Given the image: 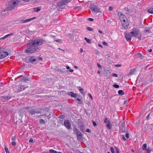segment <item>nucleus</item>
<instances>
[{
	"instance_id": "obj_4",
	"label": "nucleus",
	"mask_w": 153,
	"mask_h": 153,
	"mask_svg": "<svg viewBox=\"0 0 153 153\" xmlns=\"http://www.w3.org/2000/svg\"><path fill=\"white\" fill-rule=\"evenodd\" d=\"M27 111L28 112V114L30 116L33 115L35 113H41V111L37 110L35 109L32 108V107H27Z\"/></svg>"
},
{
	"instance_id": "obj_13",
	"label": "nucleus",
	"mask_w": 153,
	"mask_h": 153,
	"mask_svg": "<svg viewBox=\"0 0 153 153\" xmlns=\"http://www.w3.org/2000/svg\"><path fill=\"white\" fill-rule=\"evenodd\" d=\"M36 19V17H34L30 19H28L24 20H22L21 21V22L22 23H25L28 22H29L30 21L32 20Z\"/></svg>"
},
{
	"instance_id": "obj_53",
	"label": "nucleus",
	"mask_w": 153,
	"mask_h": 153,
	"mask_svg": "<svg viewBox=\"0 0 153 153\" xmlns=\"http://www.w3.org/2000/svg\"><path fill=\"white\" fill-rule=\"evenodd\" d=\"M115 148L116 149V153H120L119 150V149L116 147Z\"/></svg>"
},
{
	"instance_id": "obj_21",
	"label": "nucleus",
	"mask_w": 153,
	"mask_h": 153,
	"mask_svg": "<svg viewBox=\"0 0 153 153\" xmlns=\"http://www.w3.org/2000/svg\"><path fill=\"white\" fill-rule=\"evenodd\" d=\"M96 7L97 6L94 5V4H91L89 8L92 11H93Z\"/></svg>"
},
{
	"instance_id": "obj_41",
	"label": "nucleus",
	"mask_w": 153,
	"mask_h": 153,
	"mask_svg": "<svg viewBox=\"0 0 153 153\" xmlns=\"http://www.w3.org/2000/svg\"><path fill=\"white\" fill-rule=\"evenodd\" d=\"M51 114H52V113H51V114H49V115H48V116H47V118L49 120H50V118L51 117Z\"/></svg>"
},
{
	"instance_id": "obj_62",
	"label": "nucleus",
	"mask_w": 153,
	"mask_h": 153,
	"mask_svg": "<svg viewBox=\"0 0 153 153\" xmlns=\"http://www.w3.org/2000/svg\"><path fill=\"white\" fill-rule=\"evenodd\" d=\"M88 95L89 96V97L91 99H92V96L89 93L88 94Z\"/></svg>"
},
{
	"instance_id": "obj_34",
	"label": "nucleus",
	"mask_w": 153,
	"mask_h": 153,
	"mask_svg": "<svg viewBox=\"0 0 153 153\" xmlns=\"http://www.w3.org/2000/svg\"><path fill=\"white\" fill-rule=\"evenodd\" d=\"M84 39L87 43H91V40L90 39H88L87 38H85Z\"/></svg>"
},
{
	"instance_id": "obj_33",
	"label": "nucleus",
	"mask_w": 153,
	"mask_h": 153,
	"mask_svg": "<svg viewBox=\"0 0 153 153\" xmlns=\"http://www.w3.org/2000/svg\"><path fill=\"white\" fill-rule=\"evenodd\" d=\"M50 153H57V152L53 149H51L49 150Z\"/></svg>"
},
{
	"instance_id": "obj_11",
	"label": "nucleus",
	"mask_w": 153,
	"mask_h": 153,
	"mask_svg": "<svg viewBox=\"0 0 153 153\" xmlns=\"http://www.w3.org/2000/svg\"><path fill=\"white\" fill-rule=\"evenodd\" d=\"M16 88H19V89H21V90H18L16 91L18 93L21 91L24 90L25 89V87H24L23 85H21L20 86L17 85L16 87Z\"/></svg>"
},
{
	"instance_id": "obj_29",
	"label": "nucleus",
	"mask_w": 153,
	"mask_h": 153,
	"mask_svg": "<svg viewBox=\"0 0 153 153\" xmlns=\"http://www.w3.org/2000/svg\"><path fill=\"white\" fill-rule=\"evenodd\" d=\"M147 146V145L146 143H144L142 145V148L143 150H146V148Z\"/></svg>"
},
{
	"instance_id": "obj_61",
	"label": "nucleus",
	"mask_w": 153,
	"mask_h": 153,
	"mask_svg": "<svg viewBox=\"0 0 153 153\" xmlns=\"http://www.w3.org/2000/svg\"><path fill=\"white\" fill-rule=\"evenodd\" d=\"M126 20L125 19H123V20L121 22H122V23H125L126 22Z\"/></svg>"
},
{
	"instance_id": "obj_5",
	"label": "nucleus",
	"mask_w": 153,
	"mask_h": 153,
	"mask_svg": "<svg viewBox=\"0 0 153 153\" xmlns=\"http://www.w3.org/2000/svg\"><path fill=\"white\" fill-rule=\"evenodd\" d=\"M9 55L7 52L3 48H0V59L4 58Z\"/></svg>"
},
{
	"instance_id": "obj_56",
	"label": "nucleus",
	"mask_w": 153,
	"mask_h": 153,
	"mask_svg": "<svg viewBox=\"0 0 153 153\" xmlns=\"http://www.w3.org/2000/svg\"><path fill=\"white\" fill-rule=\"evenodd\" d=\"M86 131L87 132L90 133L91 130L90 129H87L86 130Z\"/></svg>"
},
{
	"instance_id": "obj_39",
	"label": "nucleus",
	"mask_w": 153,
	"mask_h": 153,
	"mask_svg": "<svg viewBox=\"0 0 153 153\" xmlns=\"http://www.w3.org/2000/svg\"><path fill=\"white\" fill-rule=\"evenodd\" d=\"M9 36V34H8L5 35V36H4L3 37L1 38V39H5L6 38H7V37H8Z\"/></svg>"
},
{
	"instance_id": "obj_55",
	"label": "nucleus",
	"mask_w": 153,
	"mask_h": 153,
	"mask_svg": "<svg viewBox=\"0 0 153 153\" xmlns=\"http://www.w3.org/2000/svg\"><path fill=\"white\" fill-rule=\"evenodd\" d=\"M124 9L126 11L129 12V9L128 7H125Z\"/></svg>"
},
{
	"instance_id": "obj_19",
	"label": "nucleus",
	"mask_w": 153,
	"mask_h": 153,
	"mask_svg": "<svg viewBox=\"0 0 153 153\" xmlns=\"http://www.w3.org/2000/svg\"><path fill=\"white\" fill-rule=\"evenodd\" d=\"M28 79L27 77L26 76H23L19 79V81H23L24 82H26V81H28Z\"/></svg>"
},
{
	"instance_id": "obj_14",
	"label": "nucleus",
	"mask_w": 153,
	"mask_h": 153,
	"mask_svg": "<svg viewBox=\"0 0 153 153\" xmlns=\"http://www.w3.org/2000/svg\"><path fill=\"white\" fill-rule=\"evenodd\" d=\"M51 37H52L53 39V40L58 43H62V40L61 39H56V36H52L51 35H50V36Z\"/></svg>"
},
{
	"instance_id": "obj_43",
	"label": "nucleus",
	"mask_w": 153,
	"mask_h": 153,
	"mask_svg": "<svg viewBox=\"0 0 153 153\" xmlns=\"http://www.w3.org/2000/svg\"><path fill=\"white\" fill-rule=\"evenodd\" d=\"M5 150L6 151V153H10V152L8 150V148L7 147H5Z\"/></svg>"
},
{
	"instance_id": "obj_8",
	"label": "nucleus",
	"mask_w": 153,
	"mask_h": 153,
	"mask_svg": "<svg viewBox=\"0 0 153 153\" xmlns=\"http://www.w3.org/2000/svg\"><path fill=\"white\" fill-rule=\"evenodd\" d=\"M64 124L65 127L68 129L70 130L71 128V123L68 120H65Z\"/></svg>"
},
{
	"instance_id": "obj_27",
	"label": "nucleus",
	"mask_w": 153,
	"mask_h": 153,
	"mask_svg": "<svg viewBox=\"0 0 153 153\" xmlns=\"http://www.w3.org/2000/svg\"><path fill=\"white\" fill-rule=\"evenodd\" d=\"M79 128L82 132H84L85 127L83 125L79 127Z\"/></svg>"
},
{
	"instance_id": "obj_50",
	"label": "nucleus",
	"mask_w": 153,
	"mask_h": 153,
	"mask_svg": "<svg viewBox=\"0 0 153 153\" xmlns=\"http://www.w3.org/2000/svg\"><path fill=\"white\" fill-rule=\"evenodd\" d=\"M112 76L115 77H117L118 76L115 73H113L112 75Z\"/></svg>"
},
{
	"instance_id": "obj_32",
	"label": "nucleus",
	"mask_w": 153,
	"mask_h": 153,
	"mask_svg": "<svg viewBox=\"0 0 153 153\" xmlns=\"http://www.w3.org/2000/svg\"><path fill=\"white\" fill-rule=\"evenodd\" d=\"M34 11L38 12L40 10V8L39 7L34 8Z\"/></svg>"
},
{
	"instance_id": "obj_16",
	"label": "nucleus",
	"mask_w": 153,
	"mask_h": 153,
	"mask_svg": "<svg viewBox=\"0 0 153 153\" xmlns=\"http://www.w3.org/2000/svg\"><path fill=\"white\" fill-rule=\"evenodd\" d=\"M120 18L121 19H126V16L122 12H119L118 13Z\"/></svg>"
},
{
	"instance_id": "obj_3",
	"label": "nucleus",
	"mask_w": 153,
	"mask_h": 153,
	"mask_svg": "<svg viewBox=\"0 0 153 153\" xmlns=\"http://www.w3.org/2000/svg\"><path fill=\"white\" fill-rule=\"evenodd\" d=\"M71 1L72 0H61L56 3V5L59 7V8H64L65 7V5Z\"/></svg>"
},
{
	"instance_id": "obj_30",
	"label": "nucleus",
	"mask_w": 153,
	"mask_h": 153,
	"mask_svg": "<svg viewBox=\"0 0 153 153\" xmlns=\"http://www.w3.org/2000/svg\"><path fill=\"white\" fill-rule=\"evenodd\" d=\"M79 88H80L79 90V91L82 94H85V93L84 92V89L83 88H82L81 87H79Z\"/></svg>"
},
{
	"instance_id": "obj_26",
	"label": "nucleus",
	"mask_w": 153,
	"mask_h": 153,
	"mask_svg": "<svg viewBox=\"0 0 153 153\" xmlns=\"http://www.w3.org/2000/svg\"><path fill=\"white\" fill-rule=\"evenodd\" d=\"M148 13L153 14V8L151 7L147 10Z\"/></svg>"
},
{
	"instance_id": "obj_18",
	"label": "nucleus",
	"mask_w": 153,
	"mask_h": 153,
	"mask_svg": "<svg viewBox=\"0 0 153 153\" xmlns=\"http://www.w3.org/2000/svg\"><path fill=\"white\" fill-rule=\"evenodd\" d=\"M123 27L124 29H126L128 26V21H126V22L122 23Z\"/></svg>"
},
{
	"instance_id": "obj_45",
	"label": "nucleus",
	"mask_w": 153,
	"mask_h": 153,
	"mask_svg": "<svg viewBox=\"0 0 153 153\" xmlns=\"http://www.w3.org/2000/svg\"><path fill=\"white\" fill-rule=\"evenodd\" d=\"M97 66L99 68L101 69L102 66L99 63H97Z\"/></svg>"
},
{
	"instance_id": "obj_24",
	"label": "nucleus",
	"mask_w": 153,
	"mask_h": 153,
	"mask_svg": "<svg viewBox=\"0 0 153 153\" xmlns=\"http://www.w3.org/2000/svg\"><path fill=\"white\" fill-rule=\"evenodd\" d=\"M136 68H133L131 69L128 74L129 75H131L135 74V71Z\"/></svg>"
},
{
	"instance_id": "obj_15",
	"label": "nucleus",
	"mask_w": 153,
	"mask_h": 153,
	"mask_svg": "<svg viewBox=\"0 0 153 153\" xmlns=\"http://www.w3.org/2000/svg\"><path fill=\"white\" fill-rule=\"evenodd\" d=\"M73 131L74 132V133L75 134H76V136L78 135V134H79V133H81L76 127H75L73 128Z\"/></svg>"
},
{
	"instance_id": "obj_57",
	"label": "nucleus",
	"mask_w": 153,
	"mask_h": 153,
	"mask_svg": "<svg viewBox=\"0 0 153 153\" xmlns=\"http://www.w3.org/2000/svg\"><path fill=\"white\" fill-rule=\"evenodd\" d=\"M58 71H59L60 72L62 73H64V71L63 70H62V69H60L59 70H58Z\"/></svg>"
},
{
	"instance_id": "obj_44",
	"label": "nucleus",
	"mask_w": 153,
	"mask_h": 153,
	"mask_svg": "<svg viewBox=\"0 0 153 153\" xmlns=\"http://www.w3.org/2000/svg\"><path fill=\"white\" fill-rule=\"evenodd\" d=\"M16 136H14L13 137H12L11 138V140H12L15 141L16 140Z\"/></svg>"
},
{
	"instance_id": "obj_51",
	"label": "nucleus",
	"mask_w": 153,
	"mask_h": 153,
	"mask_svg": "<svg viewBox=\"0 0 153 153\" xmlns=\"http://www.w3.org/2000/svg\"><path fill=\"white\" fill-rule=\"evenodd\" d=\"M112 9H113V8L111 6H109V7L108 10H109V11H112Z\"/></svg>"
},
{
	"instance_id": "obj_10",
	"label": "nucleus",
	"mask_w": 153,
	"mask_h": 153,
	"mask_svg": "<svg viewBox=\"0 0 153 153\" xmlns=\"http://www.w3.org/2000/svg\"><path fill=\"white\" fill-rule=\"evenodd\" d=\"M11 98V97L10 96H1L0 97V100H3L4 101L6 100H8Z\"/></svg>"
},
{
	"instance_id": "obj_46",
	"label": "nucleus",
	"mask_w": 153,
	"mask_h": 153,
	"mask_svg": "<svg viewBox=\"0 0 153 153\" xmlns=\"http://www.w3.org/2000/svg\"><path fill=\"white\" fill-rule=\"evenodd\" d=\"M93 124L94 126H97V124L93 120L92 121Z\"/></svg>"
},
{
	"instance_id": "obj_52",
	"label": "nucleus",
	"mask_w": 153,
	"mask_h": 153,
	"mask_svg": "<svg viewBox=\"0 0 153 153\" xmlns=\"http://www.w3.org/2000/svg\"><path fill=\"white\" fill-rule=\"evenodd\" d=\"M29 142L33 143V140L32 138H30L29 140Z\"/></svg>"
},
{
	"instance_id": "obj_64",
	"label": "nucleus",
	"mask_w": 153,
	"mask_h": 153,
	"mask_svg": "<svg viewBox=\"0 0 153 153\" xmlns=\"http://www.w3.org/2000/svg\"><path fill=\"white\" fill-rule=\"evenodd\" d=\"M146 150L147 151V153H150L151 151L150 150H148V149H146Z\"/></svg>"
},
{
	"instance_id": "obj_40",
	"label": "nucleus",
	"mask_w": 153,
	"mask_h": 153,
	"mask_svg": "<svg viewBox=\"0 0 153 153\" xmlns=\"http://www.w3.org/2000/svg\"><path fill=\"white\" fill-rule=\"evenodd\" d=\"M113 86L116 88H119V86L118 85H117V84H114L113 85Z\"/></svg>"
},
{
	"instance_id": "obj_12",
	"label": "nucleus",
	"mask_w": 153,
	"mask_h": 153,
	"mask_svg": "<svg viewBox=\"0 0 153 153\" xmlns=\"http://www.w3.org/2000/svg\"><path fill=\"white\" fill-rule=\"evenodd\" d=\"M131 35L130 33H127L126 34L125 37L127 41H130L131 39Z\"/></svg>"
},
{
	"instance_id": "obj_58",
	"label": "nucleus",
	"mask_w": 153,
	"mask_h": 153,
	"mask_svg": "<svg viewBox=\"0 0 153 153\" xmlns=\"http://www.w3.org/2000/svg\"><path fill=\"white\" fill-rule=\"evenodd\" d=\"M122 139L124 141H125L126 140V139L124 135H122Z\"/></svg>"
},
{
	"instance_id": "obj_37",
	"label": "nucleus",
	"mask_w": 153,
	"mask_h": 153,
	"mask_svg": "<svg viewBox=\"0 0 153 153\" xmlns=\"http://www.w3.org/2000/svg\"><path fill=\"white\" fill-rule=\"evenodd\" d=\"M75 100H76V101L77 100L79 101V102L77 103L78 104H81V100L79 98H76L75 99Z\"/></svg>"
},
{
	"instance_id": "obj_47",
	"label": "nucleus",
	"mask_w": 153,
	"mask_h": 153,
	"mask_svg": "<svg viewBox=\"0 0 153 153\" xmlns=\"http://www.w3.org/2000/svg\"><path fill=\"white\" fill-rule=\"evenodd\" d=\"M12 145L14 146H15L16 145V143L14 141H13L12 142Z\"/></svg>"
},
{
	"instance_id": "obj_22",
	"label": "nucleus",
	"mask_w": 153,
	"mask_h": 153,
	"mask_svg": "<svg viewBox=\"0 0 153 153\" xmlns=\"http://www.w3.org/2000/svg\"><path fill=\"white\" fill-rule=\"evenodd\" d=\"M136 55H137L138 58H140V59H143L144 57V56H143L140 53H137L136 54Z\"/></svg>"
},
{
	"instance_id": "obj_28",
	"label": "nucleus",
	"mask_w": 153,
	"mask_h": 153,
	"mask_svg": "<svg viewBox=\"0 0 153 153\" xmlns=\"http://www.w3.org/2000/svg\"><path fill=\"white\" fill-rule=\"evenodd\" d=\"M39 122L41 124H44L45 123V121L42 119H40L39 120Z\"/></svg>"
},
{
	"instance_id": "obj_7",
	"label": "nucleus",
	"mask_w": 153,
	"mask_h": 153,
	"mask_svg": "<svg viewBox=\"0 0 153 153\" xmlns=\"http://www.w3.org/2000/svg\"><path fill=\"white\" fill-rule=\"evenodd\" d=\"M139 32L137 29L134 28L133 29L132 31L129 33L132 36L134 37L137 36Z\"/></svg>"
},
{
	"instance_id": "obj_42",
	"label": "nucleus",
	"mask_w": 153,
	"mask_h": 153,
	"mask_svg": "<svg viewBox=\"0 0 153 153\" xmlns=\"http://www.w3.org/2000/svg\"><path fill=\"white\" fill-rule=\"evenodd\" d=\"M110 150L112 153H114L115 152L114 149L112 147H110Z\"/></svg>"
},
{
	"instance_id": "obj_31",
	"label": "nucleus",
	"mask_w": 153,
	"mask_h": 153,
	"mask_svg": "<svg viewBox=\"0 0 153 153\" xmlns=\"http://www.w3.org/2000/svg\"><path fill=\"white\" fill-rule=\"evenodd\" d=\"M118 93L120 95H122L124 94V93L123 91L122 90H120L118 91Z\"/></svg>"
},
{
	"instance_id": "obj_54",
	"label": "nucleus",
	"mask_w": 153,
	"mask_h": 153,
	"mask_svg": "<svg viewBox=\"0 0 153 153\" xmlns=\"http://www.w3.org/2000/svg\"><path fill=\"white\" fill-rule=\"evenodd\" d=\"M88 20L90 21H93L94 20V19L92 18H89L88 19Z\"/></svg>"
},
{
	"instance_id": "obj_9",
	"label": "nucleus",
	"mask_w": 153,
	"mask_h": 153,
	"mask_svg": "<svg viewBox=\"0 0 153 153\" xmlns=\"http://www.w3.org/2000/svg\"><path fill=\"white\" fill-rule=\"evenodd\" d=\"M67 94L69 96H71L74 98H76L77 97H79V96L76 93H74L73 92H69L67 93Z\"/></svg>"
},
{
	"instance_id": "obj_48",
	"label": "nucleus",
	"mask_w": 153,
	"mask_h": 153,
	"mask_svg": "<svg viewBox=\"0 0 153 153\" xmlns=\"http://www.w3.org/2000/svg\"><path fill=\"white\" fill-rule=\"evenodd\" d=\"M102 44L105 45L107 46L108 45V44L106 42H102Z\"/></svg>"
},
{
	"instance_id": "obj_59",
	"label": "nucleus",
	"mask_w": 153,
	"mask_h": 153,
	"mask_svg": "<svg viewBox=\"0 0 153 153\" xmlns=\"http://www.w3.org/2000/svg\"><path fill=\"white\" fill-rule=\"evenodd\" d=\"M125 129V127H123L122 128V131L123 132H124L125 131V130H124Z\"/></svg>"
},
{
	"instance_id": "obj_25",
	"label": "nucleus",
	"mask_w": 153,
	"mask_h": 153,
	"mask_svg": "<svg viewBox=\"0 0 153 153\" xmlns=\"http://www.w3.org/2000/svg\"><path fill=\"white\" fill-rule=\"evenodd\" d=\"M93 11L95 13L100 12V9L97 6Z\"/></svg>"
},
{
	"instance_id": "obj_49",
	"label": "nucleus",
	"mask_w": 153,
	"mask_h": 153,
	"mask_svg": "<svg viewBox=\"0 0 153 153\" xmlns=\"http://www.w3.org/2000/svg\"><path fill=\"white\" fill-rule=\"evenodd\" d=\"M126 137L128 139L129 138V134L128 133H126Z\"/></svg>"
},
{
	"instance_id": "obj_60",
	"label": "nucleus",
	"mask_w": 153,
	"mask_h": 153,
	"mask_svg": "<svg viewBox=\"0 0 153 153\" xmlns=\"http://www.w3.org/2000/svg\"><path fill=\"white\" fill-rule=\"evenodd\" d=\"M46 116L45 115V114H43V115H39V116H38V117L39 118H40V117H41V116Z\"/></svg>"
},
{
	"instance_id": "obj_36",
	"label": "nucleus",
	"mask_w": 153,
	"mask_h": 153,
	"mask_svg": "<svg viewBox=\"0 0 153 153\" xmlns=\"http://www.w3.org/2000/svg\"><path fill=\"white\" fill-rule=\"evenodd\" d=\"M86 29L89 31H93V28H91L88 27H86Z\"/></svg>"
},
{
	"instance_id": "obj_23",
	"label": "nucleus",
	"mask_w": 153,
	"mask_h": 153,
	"mask_svg": "<svg viewBox=\"0 0 153 153\" xmlns=\"http://www.w3.org/2000/svg\"><path fill=\"white\" fill-rule=\"evenodd\" d=\"M82 133H79V134H78V135L76 136L77 140L79 141L81 140H82Z\"/></svg>"
},
{
	"instance_id": "obj_35",
	"label": "nucleus",
	"mask_w": 153,
	"mask_h": 153,
	"mask_svg": "<svg viewBox=\"0 0 153 153\" xmlns=\"http://www.w3.org/2000/svg\"><path fill=\"white\" fill-rule=\"evenodd\" d=\"M144 32L146 33H150V31L149 30H147L146 29H145L144 30Z\"/></svg>"
},
{
	"instance_id": "obj_6",
	"label": "nucleus",
	"mask_w": 153,
	"mask_h": 153,
	"mask_svg": "<svg viewBox=\"0 0 153 153\" xmlns=\"http://www.w3.org/2000/svg\"><path fill=\"white\" fill-rule=\"evenodd\" d=\"M104 123L106 125V127L108 129H110L112 128V125L110 123V120L108 118H106L104 120Z\"/></svg>"
},
{
	"instance_id": "obj_2",
	"label": "nucleus",
	"mask_w": 153,
	"mask_h": 153,
	"mask_svg": "<svg viewBox=\"0 0 153 153\" xmlns=\"http://www.w3.org/2000/svg\"><path fill=\"white\" fill-rule=\"evenodd\" d=\"M19 2V0H11L9 1L7 8V10H11L15 9Z\"/></svg>"
},
{
	"instance_id": "obj_20",
	"label": "nucleus",
	"mask_w": 153,
	"mask_h": 153,
	"mask_svg": "<svg viewBox=\"0 0 153 153\" xmlns=\"http://www.w3.org/2000/svg\"><path fill=\"white\" fill-rule=\"evenodd\" d=\"M27 108H28L27 107H25L23 108H21L19 111V112H20V115H21V114L22 113L23 114L24 112H25L24 111L25 110H27ZM21 115H23V114H22Z\"/></svg>"
},
{
	"instance_id": "obj_38",
	"label": "nucleus",
	"mask_w": 153,
	"mask_h": 153,
	"mask_svg": "<svg viewBox=\"0 0 153 153\" xmlns=\"http://www.w3.org/2000/svg\"><path fill=\"white\" fill-rule=\"evenodd\" d=\"M59 118L60 119H64L65 118V116L64 115L62 114L59 117Z\"/></svg>"
},
{
	"instance_id": "obj_17",
	"label": "nucleus",
	"mask_w": 153,
	"mask_h": 153,
	"mask_svg": "<svg viewBox=\"0 0 153 153\" xmlns=\"http://www.w3.org/2000/svg\"><path fill=\"white\" fill-rule=\"evenodd\" d=\"M34 58V56H32L30 57L29 58V61L32 63H34V62L36 60V59H35Z\"/></svg>"
},
{
	"instance_id": "obj_1",
	"label": "nucleus",
	"mask_w": 153,
	"mask_h": 153,
	"mask_svg": "<svg viewBox=\"0 0 153 153\" xmlns=\"http://www.w3.org/2000/svg\"><path fill=\"white\" fill-rule=\"evenodd\" d=\"M45 42V40L40 38L30 39L25 50V52L27 54H32L38 52L40 49V46Z\"/></svg>"
},
{
	"instance_id": "obj_63",
	"label": "nucleus",
	"mask_w": 153,
	"mask_h": 153,
	"mask_svg": "<svg viewBox=\"0 0 153 153\" xmlns=\"http://www.w3.org/2000/svg\"><path fill=\"white\" fill-rule=\"evenodd\" d=\"M115 66L116 67H120L121 66V65L120 64L116 65H115Z\"/></svg>"
}]
</instances>
